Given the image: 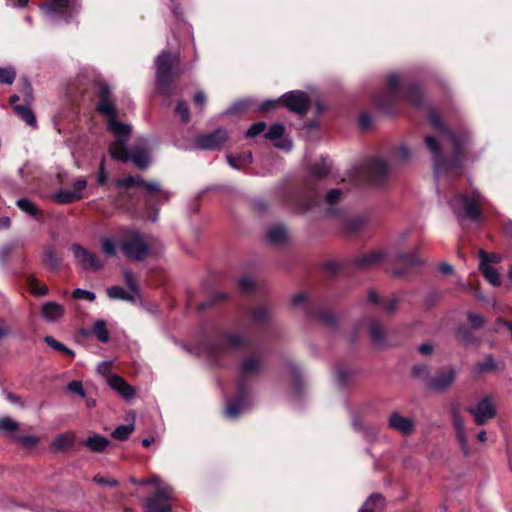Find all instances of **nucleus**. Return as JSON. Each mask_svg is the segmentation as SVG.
<instances>
[{"label":"nucleus","instance_id":"nucleus-1","mask_svg":"<svg viewBox=\"0 0 512 512\" xmlns=\"http://www.w3.org/2000/svg\"><path fill=\"white\" fill-rule=\"evenodd\" d=\"M429 122L433 129L447 137L453 148L451 156H444L439 141L430 135L425 137L426 147L432 154L435 173L461 174L468 138L451 130L434 110L429 112Z\"/></svg>","mask_w":512,"mask_h":512},{"label":"nucleus","instance_id":"nucleus-2","mask_svg":"<svg viewBox=\"0 0 512 512\" xmlns=\"http://www.w3.org/2000/svg\"><path fill=\"white\" fill-rule=\"evenodd\" d=\"M178 62V56L168 50L162 51L155 60L156 89L160 95L166 98L173 94L172 84L178 77V73L175 71Z\"/></svg>","mask_w":512,"mask_h":512},{"label":"nucleus","instance_id":"nucleus-3","mask_svg":"<svg viewBox=\"0 0 512 512\" xmlns=\"http://www.w3.org/2000/svg\"><path fill=\"white\" fill-rule=\"evenodd\" d=\"M117 188L131 189L134 187L143 189L144 201L148 204L169 202L171 193L164 190L159 182L147 181L141 176L129 175L116 181Z\"/></svg>","mask_w":512,"mask_h":512},{"label":"nucleus","instance_id":"nucleus-4","mask_svg":"<svg viewBox=\"0 0 512 512\" xmlns=\"http://www.w3.org/2000/svg\"><path fill=\"white\" fill-rule=\"evenodd\" d=\"M331 162L327 156L321 157V159L309 167V178L305 181V188L309 194L308 199L301 203V210L303 212L309 211L314 206L318 205L320 196L314 191L316 182L324 179L331 172Z\"/></svg>","mask_w":512,"mask_h":512},{"label":"nucleus","instance_id":"nucleus-5","mask_svg":"<svg viewBox=\"0 0 512 512\" xmlns=\"http://www.w3.org/2000/svg\"><path fill=\"white\" fill-rule=\"evenodd\" d=\"M384 258L382 252H372L362 254L352 261H327L323 264V268L331 275H336L342 272H348L351 265L353 269H368L379 264Z\"/></svg>","mask_w":512,"mask_h":512},{"label":"nucleus","instance_id":"nucleus-6","mask_svg":"<svg viewBox=\"0 0 512 512\" xmlns=\"http://www.w3.org/2000/svg\"><path fill=\"white\" fill-rule=\"evenodd\" d=\"M398 101L399 79L396 75H390L386 81V89L373 96V105L383 114L392 116L396 113Z\"/></svg>","mask_w":512,"mask_h":512},{"label":"nucleus","instance_id":"nucleus-7","mask_svg":"<svg viewBox=\"0 0 512 512\" xmlns=\"http://www.w3.org/2000/svg\"><path fill=\"white\" fill-rule=\"evenodd\" d=\"M251 339L239 332L224 331L220 334L219 340L208 344L207 349L211 356L219 357L229 350L247 348Z\"/></svg>","mask_w":512,"mask_h":512},{"label":"nucleus","instance_id":"nucleus-8","mask_svg":"<svg viewBox=\"0 0 512 512\" xmlns=\"http://www.w3.org/2000/svg\"><path fill=\"white\" fill-rule=\"evenodd\" d=\"M123 237L120 247L125 257L136 261H143L148 257L150 248L139 231L127 229Z\"/></svg>","mask_w":512,"mask_h":512},{"label":"nucleus","instance_id":"nucleus-9","mask_svg":"<svg viewBox=\"0 0 512 512\" xmlns=\"http://www.w3.org/2000/svg\"><path fill=\"white\" fill-rule=\"evenodd\" d=\"M449 205L460 218L471 221H479L482 218V211L475 197L460 193L449 201Z\"/></svg>","mask_w":512,"mask_h":512},{"label":"nucleus","instance_id":"nucleus-10","mask_svg":"<svg viewBox=\"0 0 512 512\" xmlns=\"http://www.w3.org/2000/svg\"><path fill=\"white\" fill-rule=\"evenodd\" d=\"M266 369L265 360L260 354H246L243 355L238 364V379L237 382H245L249 389V378L258 376Z\"/></svg>","mask_w":512,"mask_h":512},{"label":"nucleus","instance_id":"nucleus-11","mask_svg":"<svg viewBox=\"0 0 512 512\" xmlns=\"http://www.w3.org/2000/svg\"><path fill=\"white\" fill-rule=\"evenodd\" d=\"M280 101L283 107L300 116L306 115L311 105L309 95L301 90H292L283 94Z\"/></svg>","mask_w":512,"mask_h":512},{"label":"nucleus","instance_id":"nucleus-12","mask_svg":"<svg viewBox=\"0 0 512 512\" xmlns=\"http://www.w3.org/2000/svg\"><path fill=\"white\" fill-rule=\"evenodd\" d=\"M95 93L98 97L96 110L101 115L106 117L118 116V110L115 105L111 88L104 82H97L94 84Z\"/></svg>","mask_w":512,"mask_h":512},{"label":"nucleus","instance_id":"nucleus-13","mask_svg":"<svg viewBox=\"0 0 512 512\" xmlns=\"http://www.w3.org/2000/svg\"><path fill=\"white\" fill-rule=\"evenodd\" d=\"M388 163L379 157L369 159L365 165V174L368 181L375 186L384 185L389 177Z\"/></svg>","mask_w":512,"mask_h":512},{"label":"nucleus","instance_id":"nucleus-14","mask_svg":"<svg viewBox=\"0 0 512 512\" xmlns=\"http://www.w3.org/2000/svg\"><path fill=\"white\" fill-rule=\"evenodd\" d=\"M250 392L245 382L236 383V395L227 401L225 413L226 416L235 419L249 403Z\"/></svg>","mask_w":512,"mask_h":512},{"label":"nucleus","instance_id":"nucleus-15","mask_svg":"<svg viewBox=\"0 0 512 512\" xmlns=\"http://www.w3.org/2000/svg\"><path fill=\"white\" fill-rule=\"evenodd\" d=\"M228 138V131L223 127H219L212 132L198 135L195 138V146L202 150H218L225 144Z\"/></svg>","mask_w":512,"mask_h":512},{"label":"nucleus","instance_id":"nucleus-16","mask_svg":"<svg viewBox=\"0 0 512 512\" xmlns=\"http://www.w3.org/2000/svg\"><path fill=\"white\" fill-rule=\"evenodd\" d=\"M467 411L473 415L474 422L478 426L485 425L496 416V408L490 396L484 397L475 406H469Z\"/></svg>","mask_w":512,"mask_h":512},{"label":"nucleus","instance_id":"nucleus-17","mask_svg":"<svg viewBox=\"0 0 512 512\" xmlns=\"http://www.w3.org/2000/svg\"><path fill=\"white\" fill-rule=\"evenodd\" d=\"M87 187V181L84 178L77 179L73 184V190H59L55 192L51 199L59 205H67L83 199V191Z\"/></svg>","mask_w":512,"mask_h":512},{"label":"nucleus","instance_id":"nucleus-18","mask_svg":"<svg viewBox=\"0 0 512 512\" xmlns=\"http://www.w3.org/2000/svg\"><path fill=\"white\" fill-rule=\"evenodd\" d=\"M71 251L74 258L85 270L99 271L103 268V262L98 256L80 244L74 243L71 245Z\"/></svg>","mask_w":512,"mask_h":512},{"label":"nucleus","instance_id":"nucleus-19","mask_svg":"<svg viewBox=\"0 0 512 512\" xmlns=\"http://www.w3.org/2000/svg\"><path fill=\"white\" fill-rule=\"evenodd\" d=\"M306 314L309 318L317 320L327 328H335L337 326L338 318L323 303L306 305Z\"/></svg>","mask_w":512,"mask_h":512},{"label":"nucleus","instance_id":"nucleus-20","mask_svg":"<svg viewBox=\"0 0 512 512\" xmlns=\"http://www.w3.org/2000/svg\"><path fill=\"white\" fill-rule=\"evenodd\" d=\"M129 161H132L133 164L139 169L144 170L150 165V155H149V142L145 138H139L133 144Z\"/></svg>","mask_w":512,"mask_h":512},{"label":"nucleus","instance_id":"nucleus-21","mask_svg":"<svg viewBox=\"0 0 512 512\" xmlns=\"http://www.w3.org/2000/svg\"><path fill=\"white\" fill-rule=\"evenodd\" d=\"M456 379V371L452 367L443 368L431 378L428 387L434 391L442 392L449 388Z\"/></svg>","mask_w":512,"mask_h":512},{"label":"nucleus","instance_id":"nucleus-22","mask_svg":"<svg viewBox=\"0 0 512 512\" xmlns=\"http://www.w3.org/2000/svg\"><path fill=\"white\" fill-rule=\"evenodd\" d=\"M388 426L403 435H410L415 430V423L409 417H403L399 412L393 411L388 418Z\"/></svg>","mask_w":512,"mask_h":512},{"label":"nucleus","instance_id":"nucleus-23","mask_svg":"<svg viewBox=\"0 0 512 512\" xmlns=\"http://www.w3.org/2000/svg\"><path fill=\"white\" fill-rule=\"evenodd\" d=\"M479 254L481 259L479 264V270L490 284H492L494 287L500 286L501 279L499 273L495 268L489 265V263L491 262L490 254H488L484 250H480Z\"/></svg>","mask_w":512,"mask_h":512},{"label":"nucleus","instance_id":"nucleus-24","mask_svg":"<svg viewBox=\"0 0 512 512\" xmlns=\"http://www.w3.org/2000/svg\"><path fill=\"white\" fill-rule=\"evenodd\" d=\"M251 322L259 328H267L272 319V308L269 305H260L250 309Z\"/></svg>","mask_w":512,"mask_h":512},{"label":"nucleus","instance_id":"nucleus-25","mask_svg":"<svg viewBox=\"0 0 512 512\" xmlns=\"http://www.w3.org/2000/svg\"><path fill=\"white\" fill-rule=\"evenodd\" d=\"M108 384L113 390H115L126 400L131 399L135 396V388L129 383H127V381L123 377L117 374H114L109 377Z\"/></svg>","mask_w":512,"mask_h":512},{"label":"nucleus","instance_id":"nucleus-26","mask_svg":"<svg viewBox=\"0 0 512 512\" xmlns=\"http://www.w3.org/2000/svg\"><path fill=\"white\" fill-rule=\"evenodd\" d=\"M130 150L127 147V139L117 138L108 147L109 155L112 159L127 163L129 161Z\"/></svg>","mask_w":512,"mask_h":512},{"label":"nucleus","instance_id":"nucleus-27","mask_svg":"<svg viewBox=\"0 0 512 512\" xmlns=\"http://www.w3.org/2000/svg\"><path fill=\"white\" fill-rule=\"evenodd\" d=\"M75 445V435L73 432H65L56 435L51 442V449L56 453H67L73 449Z\"/></svg>","mask_w":512,"mask_h":512},{"label":"nucleus","instance_id":"nucleus-28","mask_svg":"<svg viewBox=\"0 0 512 512\" xmlns=\"http://www.w3.org/2000/svg\"><path fill=\"white\" fill-rule=\"evenodd\" d=\"M64 307L53 301L45 302L41 306V316L47 322H56L64 316Z\"/></svg>","mask_w":512,"mask_h":512},{"label":"nucleus","instance_id":"nucleus-29","mask_svg":"<svg viewBox=\"0 0 512 512\" xmlns=\"http://www.w3.org/2000/svg\"><path fill=\"white\" fill-rule=\"evenodd\" d=\"M107 129L113 133L117 138L128 139L131 133V126L120 122L117 116H111L107 121Z\"/></svg>","mask_w":512,"mask_h":512},{"label":"nucleus","instance_id":"nucleus-30","mask_svg":"<svg viewBox=\"0 0 512 512\" xmlns=\"http://www.w3.org/2000/svg\"><path fill=\"white\" fill-rule=\"evenodd\" d=\"M82 444L91 452L102 453L111 445V441L104 436L95 434L85 439Z\"/></svg>","mask_w":512,"mask_h":512},{"label":"nucleus","instance_id":"nucleus-31","mask_svg":"<svg viewBox=\"0 0 512 512\" xmlns=\"http://www.w3.org/2000/svg\"><path fill=\"white\" fill-rule=\"evenodd\" d=\"M403 98L414 106L420 107L424 102L421 88L416 84H410L403 88Z\"/></svg>","mask_w":512,"mask_h":512},{"label":"nucleus","instance_id":"nucleus-32","mask_svg":"<svg viewBox=\"0 0 512 512\" xmlns=\"http://www.w3.org/2000/svg\"><path fill=\"white\" fill-rule=\"evenodd\" d=\"M368 332H369V336H370L372 342L375 345L381 346L384 344L385 337H386V331L379 320L372 319L369 322Z\"/></svg>","mask_w":512,"mask_h":512},{"label":"nucleus","instance_id":"nucleus-33","mask_svg":"<svg viewBox=\"0 0 512 512\" xmlns=\"http://www.w3.org/2000/svg\"><path fill=\"white\" fill-rule=\"evenodd\" d=\"M504 365L500 367L499 363L495 361L493 355L487 354L484 359L475 365L474 371L476 374H487L503 369Z\"/></svg>","mask_w":512,"mask_h":512},{"label":"nucleus","instance_id":"nucleus-34","mask_svg":"<svg viewBox=\"0 0 512 512\" xmlns=\"http://www.w3.org/2000/svg\"><path fill=\"white\" fill-rule=\"evenodd\" d=\"M384 506V496L380 493H373L367 498L359 512H376L377 510H383Z\"/></svg>","mask_w":512,"mask_h":512},{"label":"nucleus","instance_id":"nucleus-35","mask_svg":"<svg viewBox=\"0 0 512 512\" xmlns=\"http://www.w3.org/2000/svg\"><path fill=\"white\" fill-rule=\"evenodd\" d=\"M16 206L20 210H22L23 212L27 213L28 215L34 217L37 220L41 219L43 216L42 211L29 198L24 197V198L18 199L16 201Z\"/></svg>","mask_w":512,"mask_h":512},{"label":"nucleus","instance_id":"nucleus-36","mask_svg":"<svg viewBox=\"0 0 512 512\" xmlns=\"http://www.w3.org/2000/svg\"><path fill=\"white\" fill-rule=\"evenodd\" d=\"M42 262L48 269L57 271L60 267L61 260L52 247H46L42 254Z\"/></svg>","mask_w":512,"mask_h":512},{"label":"nucleus","instance_id":"nucleus-37","mask_svg":"<svg viewBox=\"0 0 512 512\" xmlns=\"http://www.w3.org/2000/svg\"><path fill=\"white\" fill-rule=\"evenodd\" d=\"M253 157L251 151H245L237 156L227 155L228 164L234 169H240L242 166L252 163Z\"/></svg>","mask_w":512,"mask_h":512},{"label":"nucleus","instance_id":"nucleus-38","mask_svg":"<svg viewBox=\"0 0 512 512\" xmlns=\"http://www.w3.org/2000/svg\"><path fill=\"white\" fill-rule=\"evenodd\" d=\"M26 284L29 288V291L35 297H42L48 294L49 290L46 285H41L40 281L36 278L35 275H28L26 278Z\"/></svg>","mask_w":512,"mask_h":512},{"label":"nucleus","instance_id":"nucleus-39","mask_svg":"<svg viewBox=\"0 0 512 512\" xmlns=\"http://www.w3.org/2000/svg\"><path fill=\"white\" fill-rule=\"evenodd\" d=\"M107 296L111 299L123 300L127 302H135V296L132 293L127 292L121 286H110L106 290Z\"/></svg>","mask_w":512,"mask_h":512},{"label":"nucleus","instance_id":"nucleus-40","mask_svg":"<svg viewBox=\"0 0 512 512\" xmlns=\"http://www.w3.org/2000/svg\"><path fill=\"white\" fill-rule=\"evenodd\" d=\"M13 110L27 125L31 127L36 126V117L27 105H14Z\"/></svg>","mask_w":512,"mask_h":512},{"label":"nucleus","instance_id":"nucleus-41","mask_svg":"<svg viewBox=\"0 0 512 512\" xmlns=\"http://www.w3.org/2000/svg\"><path fill=\"white\" fill-rule=\"evenodd\" d=\"M228 298L229 295L225 292L214 293L198 305V311L203 312L207 309H210L214 307L217 303L226 301Z\"/></svg>","mask_w":512,"mask_h":512},{"label":"nucleus","instance_id":"nucleus-42","mask_svg":"<svg viewBox=\"0 0 512 512\" xmlns=\"http://www.w3.org/2000/svg\"><path fill=\"white\" fill-rule=\"evenodd\" d=\"M397 261L403 264L404 268L416 267L423 263L422 259L416 252L399 253L397 256Z\"/></svg>","mask_w":512,"mask_h":512},{"label":"nucleus","instance_id":"nucleus-43","mask_svg":"<svg viewBox=\"0 0 512 512\" xmlns=\"http://www.w3.org/2000/svg\"><path fill=\"white\" fill-rule=\"evenodd\" d=\"M44 342L52 349L70 357L73 358L75 356V352L65 346L63 343L56 340L53 336H45Z\"/></svg>","mask_w":512,"mask_h":512},{"label":"nucleus","instance_id":"nucleus-44","mask_svg":"<svg viewBox=\"0 0 512 512\" xmlns=\"http://www.w3.org/2000/svg\"><path fill=\"white\" fill-rule=\"evenodd\" d=\"M456 337L465 346L475 344L478 341L473 332L466 326H460L457 328Z\"/></svg>","mask_w":512,"mask_h":512},{"label":"nucleus","instance_id":"nucleus-45","mask_svg":"<svg viewBox=\"0 0 512 512\" xmlns=\"http://www.w3.org/2000/svg\"><path fill=\"white\" fill-rule=\"evenodd\" d=\"M93 333L96 338L102 342L107 343L110 340V334L107 329V324L104 320H97L93 325Z\"/></svg>","mask_w":512,"mask_h":512},{"label":"nucleus","instance_id":"nucleus-46","mask_svg":"<svg viewBox=\"0 0 512 512\" xmlns=\"http://www.w3.org/2000/svg\"><path fill=\"white\" fill-rule=\"evenodd\" d=\"M268 240L273 244H279L286 240L287 233L283 226H274L268 230Z\"/></svg>","mask_w":512,"mask_h":512},{"label":"nucleus","instance_id":"nucleus-47","mask_svg":"<svg viewBox=\"0 0 512 512\" xmlns=\"http://www.w3.org/2000/svg\"><path fill=\"white\" fill-rule=\"evenodd\" d=\"M134 429V424L119 425L113 430L111 435L116 440L126 441L129 438V436L133 433Z\"/></svg>","mask_w":512,"mask_h":512},{"label":"nucleus","instance_id":"nucleus-48","mask_svg":"<svg viewBox=\"0 0 512 512\" xmlns=\"http://www.w3.org/2000/svg\"><path fill=\"white\" fill-rule=\"evenodd\" d=\"M21 82H22V88L20 90L21 92V95L23 97V100L24 102L29 105L33 102L34 100V96H33V87L30 83V81L28 80V78L26 77H23L21 79Z\"/></svg>","mask_w":512,"mask_h":512},{"label":"nucleus","instance_id":"nucleus-49","mask_svg":"<svg viewBox=\"0 0 512 512\" xmlns=\"http://www.w3.org/2000/svg\"><path fill=\"white\" fill-rule=\"evenodd\" d=\"M365 225V219L362 217H354L345 221V229L350 234L360 231Z\"/></svg>","mask_w":512,"mask_h":512},{"label":"nucleus","instance_id":"nucleus-50","mask_svg":"<svg viewBox=\"0 0 512 512\" xmlns=\"http://www.w3.org/2000/svg\"><path fill=\"white\" fill-rule=\"evenodd\" d=\"M285 133L284 125L280 123H275L270 126L268 131L265 133V138L271 141L278 140L282 138Z\"/></svg>","mask_w":512,"mask_h":512},{"label":"nucleus","instance_id":"nucleus-51","mask_svg":"<svg viewBox=\"0 0 512 512\" xmlns=\"http://www.w3.org/2000/svg\"><path fill=\"white\" fill-rule=\"evenodd\" d=\"M175 114L181 118L183 123H188L191 119L190 110L184 100H179L175 107Z\"/></svg>","mask_w":512,"mask_h":512},{"label":"nucleus","instance_id":"nucleus-52","mask_svg":"<svg viewBox=\"0 0 512 512\" xmlns=\"http://www.w3.org/2000/svg\"><path fill=\"white\" fill-rule=\"evenodd\" d=\"M16 78V71L13 67H0V83L11 85Z\"/></svg>","mask_w":512,"mask_h":512},{"label":"nucleus","instance_id":"nucleus-53","mask_svg":"<svg viewBox=\"0 0 512 512\" xmlns=\"http://www.w3.org/2000/svg\"><path fill=\"white\" fill-rule=\"evenodd\" d=\"M123 278L126 286L130 290L132 294L138 295L139 294V287L137 284V281L135 277L133 276L132 272L128 269L123 270Z\"/></svg>","mask_w":512,"mask_h":512},{"label":"nucleus","instance_id":"nucleus-54","mask_svg":"<svg viewBox=\"0 0 512 512\" xmlns=\"http://www.w3.org/2000/svg\"><path fill=\"white\" fill-rule=\"evenodd\" d=\"M452 424L455 429V432L465 430L464 421L460 414L458 407L453 406L451 410Z\"/></svg>","mask_w":512,"mask_h":512},{"label":"nucleus","instance_id":"nucleus-55","mask_svg":"<svg viewBox=\"0 0 512 512\" xmlns=\"http://www.w3.org/2000/svg\"><path fill=\"white\" fill-rule=\"evenodd\" d=\"M166 202L152 203L148 204L144 201L145 207L147 209V218L149 221L155 223L159 218V206L165 204Z\"/></svg>","mask_w":512,"mask_h":512},{"label":"nucleus","instance_id":"nucleus-56","mask_svg":"<svg viewBox=\"0 0 512 512\" xmlns=\"http://www.w3.org/2000/svg\"><path fill=\"white\" fill-rule=\"evenodd\" d=\"M467 319L471 325V328L474 330L481 329L486 323V320L483 316L471 311L467 313Z\"/></svg>","mask_w":512,"mask_h":512},{"label":"nucleus","instance_id":"nucleus-57","mask_svg":"<svg viewBox=\"0 0 512 512\" xmlns=\"http://www.w3.org/2000/svg\"><path fill=\"white\" fill-rule=\"evenodd\" d=\"M266 123L263 121H258L250 126V128L246 131V138H254L260 134H262L266 130Z\"/></svg>","mask_w":512,"mask_h":512},{"label":"nucleus","instance_id":"nucleus-58","mask_svg":"<svg viewBox=\"0 0 512 512\" xmlns=\"http://www.w3.org/2000/svg\"><path fill=\"white\" fill-rule=\"evenodd\" d=\"M238 288L246 294H249L254 291L255 289V283L253 280L247 276L241 277L238 282Z\"/></svg>","mask_w":512,"mask_h":512},{"label":"nucleus","instance_id":"nucleus-59","mask_svg":"<svg viewBox=\"0 0 512 512\" xmlns=\"http://www.w3.org/2000/svg\"><path fill=\"white\" fill-rule=\"evenodd\" d=\"M72 297L74 299L87 300V301H90V302H93L96 299L95 293H93L91 291H88V290L81 289V288L75 289L72 292Z\"/></svg>","mask_w":512,"mask_h":512},{"label":"nucleus","instance_id":"nucleus-60","mask_svg":"<svg viewBox=\"0 0 512 512\" xmlns=\"http://www.w3.org/2000/svg\"><path fill=\"white\" fill-rule=\"evenodd\" d=\"M101 248H102L103 253L108 257H112V256L116 255V252H117L116 245H115L114 241L110 238H104L101 241Z\"/></svg>","mask_w":512,"mask_h":512},{"label":"nucleus","instance_id":"nucleus-61","mask_svg":"<svg viewBox=\"0 0 512 512\" xmlns=\"http://www.w3.org/2000/svg\"><path fill=\"white\" fill-rule=\"evenodd\" d=\"M19 428V425L17 422H15L12 418L6 416L0 418V430L1 431H7V432H13L16 431Z\"/></svg>","mask_w":512,"mask_h":512},{"label":"nucleus","instance_id":"nucleus-62","mask_svg":"<svg viewBox=\"0 0 512 512\" xmlns=\"http://www.w3.org/2000/svg\"><path fill=\"white\" fill-rule=\"evenodd\" d=\"M441 298V293H439L438 291H431L429 292L426 296H425V299H424V307L426 310H430L431 308H433L437 302L439 301V299Z\"/></svg>","mask_w":512,"mask_h":512},{"label":"nucleus","instance_id":"nucleus-63","mask_svg":"<svg viewBox=\"0 0 512 512\" xmlns=\"http://www.w3.org/2000/svg\"><path fill=\"white\" fill-rule=\"evenodd\" d=\"M279 106H282L280 97L278 99H268L261 103L259 106V112L266 113L275 110Z\"/></svg>","mask_w":512,"mask_h":512},{"label":"nucleus","instance_id":"nucleus-64","mask_svg":"<svg viewBox=\"0 0 512 512\" xmlns=\"http://www.w3.org/2000/svg\"><path fill=\"white\" fill-rule=\"evenodd\" d=\"M342 195L343 191L341 189H331L327 192L324 200L328 205H334L340 201Z\"/></svg>","mask_w":512,"mask_h":512}]
</instances>
